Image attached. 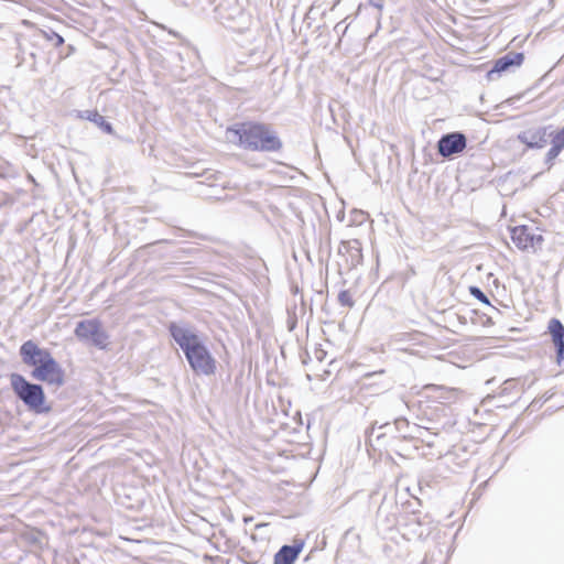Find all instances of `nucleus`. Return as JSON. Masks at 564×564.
Returning a JSON list of instances; mask_svg holds the SVG:
<instances>
[{"mask_svg":"<svg viewBox=\"0 0 564 564\" xmlns=\"http://www.w3.org/2000/svg\"><path fill=\"white\" fill-rule=\"evenodd\" d=\"M44 34L48 41L54 42V46L58 47L64 44V37L62 35H59L58 33H56L55 31L50 30L48 32H45Z\"/></svg>","mask_w":564,"mask_h":564,"instance_id":"18","label":"nucleus"},{"mask_svg":"<svg viewBox=\"0 0 564 564\" xmlns=\"http://www.w3.org/2000/svg\"><path fill=\"white\" fill-rule=\"evenodd\" d=\"M469 293L481 303L490 306L494 311L499 312L496 307L491 306L488 296L478 286H470Z\"/></svg>","mask_w":564,"mask_h":564,"instance_id":"16","label":"nucleus"},{"mask_svg":"<svg viewBox=\"0 0 564 564\" xmlns=\"http://www.w3.org/2000/svg\"><path fill=\"white\" fill-rule=\"evenodd\" d=\"M562 150L557 149V147H552L549 149L545 155V163L551 167L553 165L554 160L558 156Z\"/></svg>","mask_w":564,"mask_h":564,"instance_id":"19","label":"nucleus"},{"mask_svg":"<svg viewBox=\"0 0 564 564\" xmlns=\"http://www.w3.org/2000/svg\"><path fill=\"white\" fill-rule=\"evenodd\" d=\"M324 356H325V351L324 350L316 351V358L319 361H322L324 359Z\"/></svg>","mask_w":564,"mask_h":564,"instance_id":"24","label":"nucleus"},{"mask_svg":"<svg viewBox=\"0 0 564 564\" xmlns=\"http://www.w3.org/2000/svg\"><path fill=\"white\" fill-rule=\"evenodd\" d=\"M549 141L551 142L552 147H557V149L563 150L564 149V127L558 132L553 131V134Z\"/></svg>","mask_w":564,"mask_h":564,"instance_id":"17","label":"nucleus"},{"mask_svg":"<svg viewBox=\"0 0 564 564\" xmlns=\"http://www.w3.org/2000/svg\"><path fill=\"white\" fill-rule=\"evenodd\" d=\"M553 134V127L545 126L533 129H528L518 135L521 143L532 149H541L549 143Z\"/></svg>","mask_w":564,"mask_h":564,"instance_id":"8","label":"nucleus"},{"mask_svg":"<svg viewBox=\"0 0 564 564\" xmlns=\"http://www.w3.org/2000/svg\"><path fill=\"white\" fill-rule=\"evenodd\" d=\"M368 4L381 11L383 9L382 0H368Z\"/></svg>","mask_w":564,"mask_h":564,"instance_id":"22","label":"nucleus"},{"mask_svg":"<svg viewBox=\"0 0 564 564\" xmlns=\"http://www.w3.org/2000/svg\"><path fill=\"white\" fill-rule=\"evenodd\" d=\"M426 432L423 433V436L420 437L423 442H426L429 445L433 444V441L431 440L434 434H432L427 429H425Z\"/></svg>","mask_w":564,"mask_h":564,"instance_id":"23","label":"nucleus"},{"mask_svg":"<svg viewBox=\"0 0 564 564\" xmlns=\"http://www.w3.org/2000/svg\"><path fill=\"white\" fill-rule=\"evenodd\" d=\"M338 253L345 257L347 269L356 268L362 261L361 243L357 239L341 241Z\"/></svg>","mask_w":564,"mask_h":564,"instance_id":"10","label":"nucleus"},{"mask_svg":"<svg viewBox=\"0 0 564 564\" xmlns=\"http://www.w3.org/2000/svg\"><path fill=\"white\" fill-rule=\"evenodd\" d=\"M547 329L552 336V340L556 350V359L560 364L564 358V326L560 319L551 318Z\"/></svg>","mask_w":564,"mask_h":564,"instance_id":"12","label":"nucleus"},{"mask_svg":"<svg viewBox=\"0 0 564 564\" xmlns=\"http://www.w3.org/2000/svg\"><path fill=\"white\" fill-rule=\"evenodd\" d=\"M87 119L95 124H97L104 132L111 134L113 132L112 124L108 122L104 116H101L98 111H86Z\"/></svg>","mask_w":564,"mask_h":564,"instance_id":"15","label":"nucleus"},{"mask_svg":"<svg viewBox=\"0 0 564 564\" xmlns=\"http://www.w3.org/2000/svg\"><path fill=\"white\" fill-rule=\"evenodd\" d=\"M304 543L283 545L274 555V564H293L303 549Z\"/></svg>","mask_w":564,"mask_h":564,"instance_id":"14","label":"nucleus"},{"mask_svg":"<svg viewBox=\"0 0 564 564\" xmlns=\"http://www.w3.org/2000/svg\"><path fill=\"white\" fill-rule=\"evenodd\" d=\"M422 564H424V563H422Z\"/></svg>","mask_w":564,"mask_h":564,"instance_id":"26","label":"nucleus"},{"mask_svg":"<svg viewBox=\"0 0 564 564\" xmlns=\"http://www.w3.org/2000/svg\"><path fill=\"white\" fill-rule=\"evenodd\" d=\"M348 29V25H344V21L341 22H338L335 28H334V32L338 35H345L346 31Z\"/></svg>","mask_w":564,"mask_h":564,"instance_id":"21","label":"nucleus"},{"mask_svg":"<svg viewBox=\"0 0 564 564\" xmlns=\"http://www.w3.org/2000/svg\"><path fill=\"white\" fill-rule=\"evenodd\" d=\"M338 301L341 305L344 306H352L354 305V301L350 296V294L348 293V291H340L339 294H338Z\"/></svg>","mask_w":564,"mask_h":564,"instance_id":"20","label":"nucleus"},{"mask_svg":"<svg viewBox=\"0 0 564 564\" xmlns=\"http://www.w3.org/2000/svg\"><path fill=\"white\" fill-rule=\"evenodd\" d=\"M20 356L25 365L34 367L31 372L33 379L55 387L64 384V370L50 350L40 348L33 340H26L20 347Z\"/></svg>","mask_w":564,"mask_h":564,"instance_id":"3","label":"nucleus"},{"mask_svg":"<svg viewBox=\"0 0 564 564\" xmlns=\"http://www.w3.org/2000/svg\"><path fill=\"white\" fill-rule=\"evenodd\" d=\"M383 429L391 430L392 426L390 423H384L378 427H376V424H373L370 430L366 431L367 444L375 451H381V447L389 445L387 432H380Z\"/></svg>","mask_w":564,"mask_h":564,"instance_id":"13","label":"nucleus"},{"mask_svg":"<svg viewBox=\"0 0 564 564\" xmlns=\"http://www.w3.org/2000/svg\"><path fill=\"white\" fill-rule=\"evenodd\" d=\"M74 333L79 340L88 341L99 349H105L108 345L109 336L96 318L78 322Z\"/></svg>","mask_w":564,"mask_h":564,"instance_id":"5","label":"nucleus"},{"mask_svg":"<svg viewBox=\"0 0 564 564\" xmlns=\"http://www.w3.org/2000/svg\"><path fill=\"white\" fill-rule=\"evenodd\" d=\"M397 405H398L399 408H406L405 402H403L402 400H399V401L397 402Z\"/></svg>","mask_w":564,"mask_h":564,"instance_id":"25","label":"nucleus"},{"mask_svg":"<svg viewBox=\"0 0 564 564\" xmlns=\"http://www.w3.org/2000/svg\"><path fill=\"white\" fill-rule=\"evenodd\" d=\"M229 142L249 151L278 152L282 149V141L267 124L254 122L237 123L227 129Z\"/></svg>","mask_w":564,"mask_h":564,"instance_id":"2","label":"nucleus"},{"mask_svg":"<svg viewBox=\"0 0 564 564\" xmlns=\"http://www.w3.org/2000/svg\"><path fill=\"white\" fill-rule=\"evenodd\" d=\"M467 145L466 135L462 132H449L443 134L437 141L438 154L443 158H451L462 153Z\"/></svg>","mask_w":564,"mask_h":564,"instance_id":"6","label":"nucleus"},{"mask_svg":"<svg viewBox=\"0 0 564 564\" xmlns=\"http://www.w3.org/2000/svg\"><path fill=\"white\" fill-rule=\"evenodd\" d=\"M169 332L180 346L192 370L197 375L210 376L216 370V361L203 339L186 324L171 323Z\"/></svg>","mask_w":564,"mask_h":564,"instance_id":"1","label":"nucleus"},{"mask_svg":"<svg viewBox=\"0 0 564 564\" xmlns=\"http://www.w3.org/2000/svg\"><path fill=\"white\" fill-rule=\"evenodd\" d=\"M398 412L401 413L402 411L399 410ZM393 429L402 438L422 437L423 433L426 432L424 427L416 424L411 426L409 421L402 414L394 417Z\"/></svg>","mask_w":564,"mask_h":564,"instance_id":"11","label":"nucleus"},{"mask_svg":"<svg viewBox=\"0 0 564 564\" xmlns=\"http://www.w3.org/2000/svg\"><path fill=\"white\" fill-rule=\"evenodd\" d=\"M10 383L14 394L32 411L42 413L48 411L44 408L45 394L41 384L28 381L20 373L10 375Z\"/></svg>","mask_w":564,"mask_h":564,"instance_id":"4","label":"nucleus"},{"mask_svg":"<svg viewBox=\"0 0 564 564\" xmlns=\"http://www.w3.org/2000/svg\"><path fill=\"white\" fill-rule=\"evenodd\" d=\"M511 239L513 243L520 250H529L530 248H535L538 245H541L543 238L541 235H534L531 229L527 226H518L511 230Z\"/></svg>","mask_w":564,"mask_h":564,"instance_id":"9","label":"nucleus"},{"mask_svg":"<svg viewBox=\"0 0 564 564\" xmlns=\"http://www.w3.org/2000/svg\"><path fill=\"white\" fill-rule=\"evenodd\" d=\"M524 54L521 52H508L503 56L497 58L494 66L487 72L488 80H497L500 76L511 68H517L522 65Z\"/></svg>","mask_w":564,"mask_h":564,"instance_id":"7","label":"nucleus"}]
</instances>
